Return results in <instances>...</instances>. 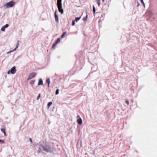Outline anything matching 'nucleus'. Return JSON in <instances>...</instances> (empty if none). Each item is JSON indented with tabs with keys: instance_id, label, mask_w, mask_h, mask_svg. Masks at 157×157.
I'll return each instance as SVG.
<instances>
[{
	"instance_id": "f8f14e48",
	"label": "nucleus",
	"mask_w": 157,
	"mask_h": 157,
	"mask_svg": "<svg viewBox=\"0 0 157 157\" xmlns=\"http://www.w3.org/2000/svg\"><path fill=\"white\" fill-rule=\"evenodd\" d=\"M52 104V102H49L48 104V108L49 109L50 108V106H51Z\"/></svg>"
},
{
	"instance_id": "aec40b11",
	"label": "nucleus",
	"mask_w": 157,
	"mask_h": 157,
	"mask_svg": "<svg viewBox=\"0 0 157 157\" xmlns=\"http://www.w3.org/2000/svg\"><path fill=\"white\" fill-rule=\"evenodd\" d=\"M75 24V20H73L72 22V25L73 26H74Z\"/></svg>"
},
{
	"instance_id": "39448f33",
	"label": "nucleus",
	"mask_w": 157,
	"mask_h": 157,
	"mask_svg": "<svg viewBox=\"0 0 157 157\" xmlns=\"http://www.w3.org/2000/svg\"><path fill=\"white\" fill-rule=\"evenodd\" d=\"M57 11L56 10L54 12V17L57 23H58L59 22V17L58 15L57 14Z\"/></svg>"
},
{
	"instance_id": "ddd939ff",
	"label": "nucleus",
	"mask_w": 157,
	"mask_h": 157,
	"mask_svg": "<svg viewBox=\"0 0 157 157\" xmlns=\"http://www.w3.org/2000/svg\"><path fill=\"white\" fill-rule=\"evenodd\" d=\"M82 123V121L81 118L79 117V124H81Z\"/></svg>"
},
{
	"instance_id": "a878e982",
	"label": "nucleus",
	"mask_w": 157,
	"mask_h": 157,
	"mask_svg": "<svg viewBox=\"0 0 157 157\" xmlns=\"http://www.w3.org/2000/svg\"><path fill=\"white\" fill-rule=\"evenodd\" d=\"M29 141H30L31 142V143H32V139H31V138H30L29 139Z\"/></svg>"
},
{
	"instance_id": "0eeeda50",
	"label": "nucleus",
	"mask_w": 157,
	"mask_h": 157,
	"mask_svg": "<svg viewBox=\"0 0 157 157\" xmlns=\"http://www.w3.org/2000/svg\"><path fill=\"white\" fill-rule=\"evenodd\" d=\"M36 75V73L35 72H31L29 75V78H34Z\"/></svg>"
},
{
	"instance_id": "dca6fc26",
	"label": "nucleus",
	"mask_w": 157,
	"mask_h": 157,
	"mask_svg": "<svg viewBox=\"0 0 157 157\" xmlns=\"http://www.w3.org/2000/svg\"><path fill=\"white\" fill-rule=\"evenodd\" d=\"M5 143V141L3 140H0V144H3Z\"/></svg>"
},
{
	"instance_id": "4468645a",
	"label": "nucleus",
	"mask_w": 157,
	"mask_h": 157,
	"mask_svg": "<svg viewBox=\"0 0 157 157\" xmlns=\"http://www.w3.org/2000/svg\"><path fill=\"white\" fill-rule=\"evenodd\" d=\"M59 89H57L56 91V95H57L59 94Z\"/></svg>"
},
{
	"instance_id": "f03ea898",
	"label": "nucleus",
	"mask_w": 157,
	"mask_h": 157,
	"mask_svg": "<svg viewBox=\"0 0 157 157\" xmlns=\"http://www.w3.org/2000/svg\"><path fill=\"white\" fill-rule=\"evenodd\" d=\"M62 0H57V6L59 12L61 14H63L64 11L63 9V6L62 3Z\"/></svg>"
},
{
	"instance_id": "4be33fe9",
	"label": "nucleus",
	"mask_w": 157,
	"mask_h": 157,
	"mask_svg": "<svg viewBox=\"0 0 157 157\" xmlns=\"http://www.w3.org/2000/svg\"><path fill=\"white\" fill-rule=\"evenodd\" d=\"M40 94H39L36 98V100H38L39 99V98H40Z\"/></svg>"
},
{
	"instance_id": "5701e85b",
	"label": "nucleus",
	"mask_w": 157,
	"mask_h": 157,
	"mask_svg": "<svg viewBox=\"0 0 157 157\" xmlns=\"http://www.w3.org/2000/svg\"><path fill=\"white\" fill-rule=\"evenodd\" d=\"M34 81H31L30 82V84H33L34 83Z\"/></svg>"
},
{
	"instance_id": "9b49d317",
	"label": "nucleus",
	"mask_w": 157,
	"mask_h": 157,
	"mask_svg": "<svg viewBox=\"0 0 157 157\" xmlns=\"http://www.w3.org/2000/svg\"><path fill=\"white\" fill-rule=\"evenodd\" d=\"M67 33V32H64L63 33V34H62V36H61V38H64V37H65V36L66 35Z\"/></svg>"
},
{
	"instance_id": "f3484780",
	"label": "nucleus",
	"mask_w": 157,
	"mask_h": 157,
	"mask_svg": "<svg viewBox=\"0 0 157 157\" xmlns=\"http://www.w3.org/2000/svg\"><path fill=\"white\" fill-rule=\"evenodd\" d=\"M140 1H141V2L143 4V6H144V7H145V4H144V2L143 0H140Z\"/></svg>"
},
{
	"instance_id": "1a4fd4ad",
	"label": "nucleus",
	"mask_w": 157,
	"mask_h": 157,
	"mask_svg": "<svg viewBox=\"0 0 157 157\" xmlns=\"http://www.w3.org/2000/svg\"><path fill=\"white\" fill-rule=\"evenodd\" d=\"M43 84V80H42V79H40L39 80L38 82V85H42V84Z\"/></svg>"
},
{
	"instance_id": "a211bd4d",
	"label": "nucleus",
	"mask_w": 157,
	"mask_h": 157,
	"mask_svg": "<svg viewBox=\"0 0 157 157\" xmlns=\"http://www.w3.org/2000/svg\"><path fill=\"white\" fill-rule=\"evenodd\" d=\"M46 82L47 83H48V84H50V81L49 80V79H47Z\"/></svg>"
},
{
	"instance_id": "b1692460",
	"label": "nucleus",
	"mask_w": 157,
	"mask_h": 157,
	"mask_svg": "<svg viewBox=\"0 0 157 157\" xmlns=\"http://www.w3.org/2000/svg\"><path fill=\"white\" fill-rule=\"evenodd\" d=\"M78 20V18L76 17L75 19V21L77 22Z\"/></svg>"
},
{
	"instance_id": "c756f323",
	"label": "nucleus",
	"mask_w": 157,
	"mask_h": 157,
	"mask_svg": "<svg viewBox=\"0 0 157 157\" xmlns=\"http://www.w3.org/2000/svg\"><path fill=\"white\" fill-rule=\"evenodd\" d=\"M102 1H103V2H104V0H102Z\"/></svg>"
},
{
	"instance_id": "f257e3e1",
	"label": "nucleus",
	"mask_w": 157,
	"mask_h": 157,
	"mask_svg": "<svg viewBox=\"0 0 157 157\" xmlns=\"http://www.w3.org/2000/svg\"><path fill=\"white\" fill-rule=\"evenodd\" d=\"M43 150L47 152H52L54 151V148L50 145H45L43 146Z\"/></svg>"
},
{
	"instance_id": "c85d7f7f",
	"label": "nucleus",
	"mask_w": 157,
	"mask_h": 157,
	"mask_svg": "<svg viewBox=\"0 0 157 157\" xmlns=\"http://www.w3.org/2000/svg\"><path fill=\"white\" fill-rule=\"evenodd\" d=\"M48 87H49V84H48Z\"/></svg>"
},
{
	"instance_id": "cd10ccee",
	"label": "nucleus",
	"mask_w": 157,
	"mask_h": 157,
	"mask_svg": "<svg viewBox=\"0 0 157 157\" xmlns=\"http://www.w3.org/2000/svg\"><path fill=\"white\" fill-rule=\"evenodd\" d=\"M77 123H78V119H77Z\"/></svg>"
},
{
	"instance_id": "393cba45",
	"label": "nucleus",
	"mask_w": 157,
	"mask_h": 157,
	"mask_svg": "<svg viewBox=\"0 0 157 157\" xmlns=\"http://www.w3.org/2000/svg\"><path fill=\"white\" fill-rule=\"evenodd\" d=\"M126 103L128 104V105H129V102L127 101V100H126Z\"/></svg>"
},
{
	"instance_id": "7c9ffc66",
	"label": "nucleus",
	"mask_w": 157,
	"mask_h": 157,
	"mask_svg": "<svg viewBox=\"0 0 157 157\" xmlns=\"http://www.w3.org/2000/svg\"><path fill=\"white\" fill-rule=\"evenodd\" d=\"M79 20L80 19V17H79Z\"/></svg>"
},
{
	"instance_id": "9d476101",
	"label": "nucleus",
	"mask_w": 157,
	"mask_h": 157,
	"mask_svg": "<svg viewBox=\"0 0 157 157\" xmlns=\"http://www.w3.org/2000/svg\"><path fill=\"white\" fill-rule=\"evenodd\" d=\"M1 131L4 134V136H6V134L5 129L4 128H2L1 129Z\"/></svg>"
},
{
	"instance_id": "412c9836",
	"label": "nucleus",
	"mask_w": 157,
	"mask_h": 157,
	"mask_svg": "<svg viewBox=\"0 0 157 157\" xmlns=\"http://www.w3.org/2000/svg\"><path fill=\"white\" fill-rule=\"evenodd\" d=\"M93 11L94 13H95L96 12V9L94 7V6H93Z\"/></svg>"
},
{
	"instance_id": "20e7f679",
	"label": "nucleus",
	"mask_w": 157,
	"mask_h": 157,
	"mask_svg": "<svg viewBox=\"0 0 157 157\" xmlns=\"http://www.w3.org/2000/svg\"><path fill=\"white\" fill-rule=\"evenodd\" d=\"M16 67L15 66H14L7 71V74L8 75H10V74H14L16 73Z\"/></svg>"
},
{
	"instance_id": "6e6552de",
	"label": "nucleus",
	"mask_w": 157,
	"mask_h": 157,
	"mask_svg": "<svg viewBox=\"0 0 157 157\" xmlns=\"http://www.w3.org/2000/svg\"><path fill=\"white\" fill-rule=\"evenodd\" d=\"M17 42L18 43H17V44H16V45L15 47V48L13 50L10 51H9V52H8L7 53V54H9V53H10L12 52H13L14 51H15L16 49L18 48V43H19V41H17Z\"/></svg>"
},
{
	"instance_id": "2eb2a0df",
	"label": "nucleus",
	"mask_w": 157,
	"mask_h": 157,
	"mask_svg": "<svg viewBox=\"0 0 157 157\" xmlns=\"http://www.w3.org/2000/svg\"><path fill=\"white\" fill-rule=\"evenodd\" d=\"M60 40L61 39L60 38H58L56 40V43L57 44V43L59 42L60 41Z\"/></svg>"
},
{
	"instance_id": "423d86ee",
	"label": "nucleus",
	"mask_w": 157,
	"mask_h": 157,
	"mask_svg": "<svg viewBox=\"0 0 157 157\" xmlns=\"http://www.w3.org/2000/svg\"><path fill=\"white\" fill-rule=\"evenodd\" d=\"M9 27V25L7 24H6L4 26H3L0 29L1 31L4 32L5 30V29Z\"/></svg>"
},
{
	"instance_id": "bb28decb",
	"label": "nucleus",
	"mask_w": 157,
	"mask_h": 157,
	"mask_svg": "<svg viewBox=\"0 0 157 157\" xmlns=\"http://www.w3.org/2000/svg\"><path fill=\"white\" fill-rule=\"evenodd\" d=\"M56 45V43L55 44H54L53 45V46L52 47L53 48L54 46H55V45Z\"/></svg>"
},
{
	"instance_id": "6ab92c4d",
	"label": "nucleus",
	"mask_w": 157,
	"mask_h": 157,
	"mask_svg": "<svg viewBox=\"0 0 157 157\" xmlns=\"http://www.w3.org/2000/svg\"><path fill=\"white\" fill-rule=\"evenodd\" d=\"M97 3L99 6H100V1L99 0H97Z\"/></svg>"
},
{
	"instance_id": "7ed1b4c3",
	"label": "nucleus",
	"mask_w": 157,
	"mask_h": 157,
	"mask_svg": "<svg viewBox=\"0 0 157 157\" xmlns=\"http://www.w3.org/2000/svg\"><path fill=\"white\" fill-rule=\"evenodd\" d=\"M15 4V2L13 1H10L6 3L4 5V7L6 8H12L14 6Z\"/></svg>"
}]
</instances>
